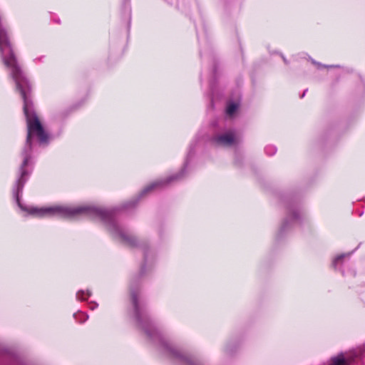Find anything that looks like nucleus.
Wrapping results in <instances>:
<instances>
[{
	"mask_svg": "<svg viewBox=\"0 0 365 365\" xmlns=\"http://www.w3.org/2000/svg\"><path fill=\"white\" fill-rule=\"evenodd\" d=\"M0 53L4 64L10 70V76L24 103L23 110L26 119L27 135L23 157H31L33 141L36 138L41 145H47L50 135L41 123L34 108L32 85L19 64L8 30L0 16Z\"/></svg>",
	"mask_w": 365,
	"mask_h": 365,
	"instance_id": "obj_1",
	"label": "nucleus"
},
{
	"mask_svg": "<svg viewBox=\"0 0 365 365\" xmlns=\"http://www.w3.org/2000/svg\"><path fill=\"white\" fill-rule=\"evenodd\" d=\"M29 212L40 217L48 215L67 218H74L80 216L99 217L105 222L108 230L114 237L120 239L122 242L131 247L140 246L139 240L119 225L117 220L118 209L108 210L91 205L56 206L46 208H31Z\"/></svg>",
	"mask_w": 365,
	"mask_h": 365,
	"instance_id": "obj_2",
	"label": "nucleus"
},
{
	"mask_svg": "<svg viewBox=\"0 0 365 365\" xmlns=\"http://www.w3.org/2000/svg\"><path fill=\"white\" fill-rule=\"evenodd\" d=\"M129 299L135 319L138 326L151 339H158L165 351L172 358L185 365H200L192 355L182 351L170 341L162 337L158 329L153 324L147 311L145 302L141 297V291L137 282H133L130 286Z\"/></svg>",
	"mask_w": 365,
	"mask_h": 365,
	"instance_id": "obj_3",
	"label": "nucleus"
},
{
	"mask_svg": "<svg viewBox=\"0 0 365 365\" xmlns=\"http://www.w3.org/2000/svg\"><path fill=\"white\" fill-rule=\"evenodd\" d=\"M182 177V173L181 172V173L170 175L165 179L156 180V181L150 183L148 186H146L141 192L140 197L145 196L154 190L163 189V188L165 187L166 186H168V185H170V183L178 180Z\"/></svg>",
	"mask_w": 365,
	"mask_h": 365,
	"instance_id": "obj_4",
	"label": "nucleus"
},
{
	"mask_svg": "<svg viewBox=\"0 0 365 365\" xmlns=\"http://www.w3.org/2000/svg\"><path fill=\"white\" fill-rule=\"evenodd\" d=\"M212 141L218 145L232 146L239 143V138L235 136L234 130H229L224 133L214 135Z\"/></svg>",
	"mask_w": 365,
	"mask_h": 365,
	"instance_id": "obj_5",
	"label": "nucleus"
},
{
	"mask_svg": "<svg viewBox=\"0 0 365 365\" xmlns=\"http://www.w3.org/2000/svg\"><path fill=\"white\" fill-rule=\"evenodd\" d=\"M364 352L365 346L355 352L353 356L346 358L343 354H340L337 356L331 358L328 365H349L351 362L354 361L355 359L362 357Z\"/></svg>",
	"mask_w": 365,
	"mask_h": 365,
	"instance_id": "obj_6",
	"label": "nucleus"
},
{
	"mask_svg": "<svg viewBox=\"0 0 365 365\" xmlns=\"http://www.w3.org/2000/svg\"><path fill=\"white\" fill-rule=\"evenodd\" d=\"M289 217L292 220H298L300 219L301 212L299 209L289 207L288 208Z\"/></svg>",
	"mask_w": 365,
	"mask_h": 365,
	"instance_id": "obj_7",
	"label": "nucleus"
},
{
	"mask_svg": "<svg viewBox=\"0 0 365 365\" xmlns=\"http://www.w3.org/2000/svg\"><path fill=\"white\" fill-rule=\"evenodd\" d=\"M238 106L236 103H230L226 109L227 115H232L237 110Z\"/></svg>",
	"mask_w": 365,
	"mask_h": 365,
	"instance_id": "obj_8",
	"label": "nucleus"
},
{
	"mask_svg": "<svg viewBox=\"0 0 365 365\" xmlns=\"http://www.w3.org/2000/svg\"><path fill=\"white\" fill-rule=\"evenodd\" d=\"M347 257L346 255H341L336 257L332 262V266L334 268H336L339 264H341L343 262L344 259Z\"/></svg>",
	"mask_w": 365,
	"mask_h": 365,
	"instance_id": "obj_9",
	"label": "nucleus"
},
{
	"mask_svg": "<svg viewBox=\"0 0 365 365\" xmlns=\"http://www.w3.org/2000/svg\"><path fill=\"white\" fill-rule=\"evenodd\" d=\"M90 292L88 291H79L77 292L76 297L80 300H86L90 297Z\"/></svg>",
	"mask_w": 365,
	"mask_h": 365,
	"instance_id": "obj_10",
	"label": "nucleus"
},
{
	"mask_svg": "<svg viewBox=\"0 0 365 365\" xmlns=\"http://www.w3.org/2000/svg\"><path fill=\"white\" fill-rule=\"evenodd\" d=\"M10 365H25L21 361L17 358H13Z\"/></svg>",
	"mask_w": 365,
	"mask_h": 365,
	"instance_id": "obj_11",
	"label": "nucleus"
},
{
	"mask_svg": "<svg viewBox=\"0 0 365 365\" xmlns=\"http://www.w3.org/2000/svg\"><path fill=\"white\" fill-rule=\"evenodd\" d=\"M138 200H131L130 202L127 203V205H125V208L135 206V205L138 203Z\"/></svg>",
	"mask_w": 365,
	"mask_h": 365,
	"instance_id": "obj_12",
	"label": "nucleus"
},
{
	"mask_svg": "<svg viewBox=\"0 0 365 365\" xmlns=\"http://www.w3.org/2000/svg\"><path fill=\"white\" fill-rule=\"evenodd\" d=\"M78 316L82 317L83 319H81V322H83L86 321L87 317L83 313L78 314Z\"/></svg>",
	"mask_w": 365,
	"mask_h": 365,
	"instance_id": "obj_13",
	"label": "nucleus"
},
{
	"mask_svg": "<svg viewBox=\"0 0 365 365\" xmlns=\"http://www.w3.org/2000/svg\"><path fill=\"white\" fill-rule=\"evenodd\" d=\"M287 223H288V222H287V220H285V221H284V223H283L282 227L283 230H284V229H285V227H287Z\"/></svg>",
	"mask_w": 365,
	"mask_h": 365,
	"instance_id": "obj_14",
	"label": "nucleus"
},
{
	"mask_svg": "<svg viewBox=\"0 0 365 365\" xmlns=\"http://www.w3.org/2000/svg\"><path fill=\"white\" fill-rule=\"evenodd\" d=\"M144 272V267H142L141 268V270H140V274L142 275Z\"/></svg>",
	"mask_w": 365,
	"mask_h": 365,
	"instance_id": "obj_15",
	"label": "nucleus"
},
{
	"mask_svg": "<svg viewBox=\"0 0 365 365\" xmlns=\"http://www.w3.org/2000/svg\"><path fill=\"white\" fill-rule=\"evenodd\" d=\"M269 148H269V147L266 148V152H267V153H268V152H269V151H268V150H269Z\"/></svg>",
	"mask_w": 365,
	"mask_h": 365,
	"instance_id": "obj_16",
	"label": "nucleus"
}]
</instances>
